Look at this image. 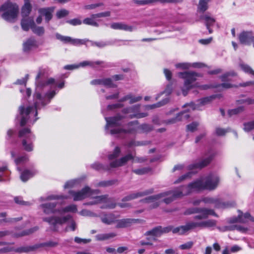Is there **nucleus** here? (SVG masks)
<instances>
[{
    "instance_id": "nucleus-1",
    "label": "nucleus",
    "mask_w": 254,
    "mask_h": 254,
    "mask_svg": "<svg viewBox=\"0 0 254 254\" xmlns=\"http://www.w3.org/2000/svg\"><path fill=\"white\" fill-rule=\"evenodd\" d=\"M48 68L40 67L35 78L36 92L34 95V107L28 106L25 108L20 106L19 108L20 125L24 126L27 123L34 124L38 119L34 118L38 114V111L41 109L49 104L51 100L55 96L56 93L54 90L47 92L44 96H42L40 91L49 84H55V79L50 78L46 79L48 75Z\"/></svg>"
},
{
    "instance_id": "nucleus-2",
    "label": "nucleus",
    "mask_w": 254,
    "mask_h": 254,
    "mask_svg": "<svg viewBox=\"0 0 254 254\" xmlns=\"http://www.w3.org/2000/svg\"><path fill=\"white\" fill-rule=\"evenodd\" d=\"M203 190V179L202 178L190 183L187 186H183L173 190H168L145 198L143 201L147 203H153L151 207H158L160 204V199L166 204H169L175 199L184 195H188L193 192Z\"/></svg>"
},
{
    "instance_id": "nucleus-3",
    "label": "nucleus",
    "mask_w": 254,
    "mask_h": 254,
    "mask_svg": "<svg viewBox=\"0 0 254 254\" xmlns=\"http://www.w3.org/2000/svg\"><path fill=\"white\" fill-rule=\"evenodd\" d=\"M127 116L117 115L112 117H105L106 121V125L105 127L106 133L116 135L120 137L122 134L125 133H138L137 121H132L128 123L127 125V128L125 129L121 127L122 126V120Z\"/></svg>"
},
{
    "instance_id": "nucleus-4",
    "label": "nucleus",
    "mask_w": 254,
    "mask_h": 254,
    "mask_svg": "<svg viewBox=\"0 0 254 254\" xmlns=\"http://www.w3.org/2000/svg\"><path fill=\"white\" fill-rule=\"evenodd\" d=\"M98 190H92L89 187H85L79 191L69 190V193L72 196L74 201H79L90 197L93 200L84 203L85 205H91L106 201L108 195H96L99 194Z\"/></svg>"
},
{
    "instance_id": "nucleus-5",
    "label": "nucleus",
    "mask_w": 254,
    "mask_h": 254,
    "mask_svg": "<svg viewBox=\"0 0 254 254\" xmlns=\"http://www.w3.org/2000/svg\"><path fill=\"white\" fill-rule=\"evenodd\" d=\"M43 221L49 223L50 226V229L53 231H58L59 226L68 222V226L66 228V230L70 229L72 231H74L76 229V223L72 219L70 215L66 216H57L54 215L49 217H43Z\"/></svg>"
},
{
    "instance_id": "nucleus-6",
    "label": "nucleus",
    "mask_w": 254,
    "mask_h": 254,
    "mask_svg": "<svg viewBox=\"0 0 254 254\" xmlns=\"http://www.w3.org/2000/svg\"><path fill=\"white\" fill-rule=\"evenodd\" d=\"M1 18L7 22L13 23L19 13V6L15 2L7 0L0 6Z\"/></svg>"
},
{
    "instance_id": "nucleus-7",
    "label": "nucleus",
    "mask_w": 254,
    "mask_h": 254,
    "mask_svg": "<svg viewBox=\"0 0 254 254\" xmlns=\"http://www.w3.org/2000/svg\"><path fill=\"white\" fill-rule=\"evenodd\" d=\"M178 76L185 80L182 91L183 95L185 96L188 94V91L192 88V83L196 80L197 77L201 75L194 71H186L178 73Z\"/></svg>"
},
{
    "instance_id": "nucleus-8",
    "label": "nucleus",
    "mask_w": 254,
    "mask_h": 254,
    "mask_svg": "<svg viewBox=\"0 0 254 254\" xmlns=\"http://www.w3.org/2000/svg\"><path fill=\"white\" fill-rule=\"evenodd\" d=\"M19 136L24 138L22 144L24 150L28 152L32 151L33 149L32 141L34 140L35 137L30 130L28 128L21 129L19 132Z\"/></svg>"
},
{
    "instance_id": "nucleus-9",
    "label": "nucleus",
    "mask_w": 254,
    "mask_h": 254,
    "mask_svg": "<svg viewBox=\"0 0 254 254\" xmlns=\"http://www.w3.org/2000/svg\"><path fill=\"white\" fill-rule=\"evenodd\" d=\"M196 213H198V214L195 215L193 217L195 220L206 219L209 215L217 216V214L213 209L206 208H191L187 210L185 212V214L187 215Z\"/></svg>"
},
{
    "instance_id": "nucleus-10",
    "label": "nucleus",
    "mask_w": 254,
    "mask_h": 254,
    "mask_svg": "<svg viewBox=\"0 0 254 254\" xmlns=\"http://www.w3.org/2000/svg\"><path fill=\"white\" fill-rule=\"evenodd\" d=\"M217 98H220L219 95H217V94L212 95L210 96H208V97H206L200 99L199 100L197 101L196 103H194L191 102L190 103L186 104L184 105H183V107L185 108L186 107H189L190 108V109H189L188 110V111H190V110H202L201 107L202 106H204L206 105H207V104L210 103L213 100H214Z\"/></svg>"
},
{
    "instance_id": "nucleus-11",
    "label": "nucleus",
    "mask_w": 254,
    "mask_h": 254,
    "mask_svg": "<svg viewBox=\"0 0 254 254\" xmlns=\"http://www.w3.org/2000/svg\"><path fill=\"white\" fill-rule=\"evenodd\" d=\"M56 37L57 39L62 41L64 44H71L74 46H78L81 45H86L87 46V42H89V40L87 39H73L69 36H64L61 35L59 33L56 34Z\"/></svg>"
},
{
    "instance_id": "nucleus-12",
    "label": "nucleus",
    "mask_w": 254,
    "mask_h": 254,
    "mask_svg": "<svg viewBox=\"0 0 254 254\" xmlns=\"http://www.w3.org/2000/svg\"><path fill=\"white\" fill-rule=\"evenodd\" d=\"M161 230L162 235L172 231L173 234L183 235L188 232V228L187 223H186L185 225H181L176 227H174L172 226H169L165 227L161 226Z\"/></svg>"
},
{
    "instance_id": "nucleus-13",
    "label": "nucleus",
    "mask_w": 254,
    "mask_h": 254,
    "mask_svg": "<svg viewBox=\"0 0 254 254\" xmlns=\"http://www.w3.org/2000/svg\"><path fill=\"white\" fill-rule=\"evenodd\" d=\"M139 105H134L132 107L124 109L123 113L125 114H129L128 117L132 118H142L148 116L146 113H139Z\"/></svg>"
},
{
    "instance_id": "nucleus-14",
    "label": "nucleus",
    "mask_w": 254,
    "mask_h": 254,
    "mask_svg": "<svg viewBox=\"0 0 254 254\" xmlns=\"http://www.w3.org/2000/svg\"><path fill=\"white\" fill-rule=\"evenodd\" d=\"M203 179V190H212L217 187L219 180L216 176L210 175Z\"/></svg>"
},
{
    "instance_id": "nucleus-15",
    "label": "nucleus",
    "mask_w": 254,
    "mask_h": 254,
    "mask_svg": "<svg viewBox=\"0 0 254 254\" xmlns=\"http://www.w3.org/2000/svg\"><path fill=\"white\" fill-rule=\"evenodd\" d=\"M58 245V243L54 241H48L45 243H41L39 245L33 246H29V247H20L17 249H16V252H25L27 253L30 251H33L35 250L36 249H37L40 247H55L57 246Z\"/></svg>"
},
{
    "instance_id": "nucleus-16",
    "label": "nucleus",
    "mask_w": 254,
    "mask_h": 254,
    "mask_svg": "<svg viewBox=\"0 0 254 254\" xmlns=\"http://www.w3.org/2000/svg\"><path fill=\"white\" fill-rule=\"evenodd\" d=\"M216 224V222L214 220H208L199 222L192 221L187 222L188 232L197 227L209 228L215 226Z\"/></svg>"
},
{
    "instance_id": "nucleus-17",
    "label": "nucleus",
    "mask_w": 254,
    "mask_h": 254,
    "mask_svg": "<svg viewBox=\"0 0 254 254\" xmlns=\"http://www.w3.org/2000/svg\"><path fill=\"white\" fill-rule=\"evenodd\" d=\"M154 192V189L151 188L144 191L130 193L122 199L123 201H130L137 198L151 194Z\"/></svg>"
},
{
    "instance_id": "nucleus-18",
    "label": "nucleus",
    "mask_w": 254,
    "mask_h": 254,
    "mask_svg": "<svg viewBox=\"0 0 254 254\" xmlns=\"http://www.w3.org/2000/svg\"><path fill=\"white\" fill-rule=\"evenodd\" d=\"M128 154L125 156L119 159H116L115 161L111 162L110 166L111 168H116L120 166L124 165L128 161L132 160L134 158V155L132 154L129 153L128 152Z\"/></svg>"
},
{
    "instance_id": "nucleus-19",
    "label": "nucleus",
    "mask_w": 254,
    "mask_h": 254,
    "mask_svg": "<svg viewBox=\"0 0 254 254\" xmlns=\"http://www.w3.org/2000/svg\"><path fill=\"white\" fill-rule=\"evenodd\" d=\"M57 204L56 202H46L41 204L40 207L46 214H55L58 212V209L56 208Z\"/></svg>"
},
{
    "instance_id": "nucleus-20",
    "label": "nucleus",
    "mask_w": 254,
    "mask_h": 254,
    "mask_svg": "<svg viewBox=\"0 0 254 254\" xmlns=\"http://www.w3.org/2000/svg\"><path fill=\"white\" fill-rule=\"evenodd\" d=\"M110 27L115 30H124L132 32L136 29L134 26L128 25L123 22H114L111 24Z\"/></svg>"
},
{
    "instance_id": "nucleus-21",
    "label": "nucleus",
    "mask_w": 254,
    "mask_h": 254,
    "mask_svg": "<svg viewBox=\"0 0 254 254\" xmlns=\"http://www.w3.org/2000/svg\"><path fill=\"white\" fill-rule=\"evenodd\" d=\"M38 47L37 42L33 37H30L23 43V50L24 52H29Z\"/></svg>"
},
{
    "instance_id": "nucleus-22",
    "label": "nucleus",
    "mask_w": 254,
    "mask_h": 254,
    "mask_svg": "<svg viewBox=\"0 0 254 254\" xmlns=\"http://www.w3.org/2000/svg\"><path fill=\"white\" fill-rule=\"evenodd\" d=\"M54 7L41 8L38 9V12L41 16L45 17V21L48 23L53 17V13L54 11Z\"/></svg>"
},
{
    "instance_id": "nucleus-23",
    "label": "nucleus",
    "mask_w": 254,
    "mask_h": 254,
    "mask_svg": "<svg viewBox=\"0 0 254 254\" xmlns=\"http://www.w3.org/2000/svg\"><path fill=\"white\" fill-rule=\"evenodd\" d=\"M254 37L252 32L244 31L239 36V41L241 43L249 45L251 44L252 39Z\"/></svg>"
},
{
    "instance_id": "nucleus-24",
    "label": "nucleus",
    "mask_w": 254,
    "mask_h": 254,
    "mask_svg": "<svg viewBox=\"0 0 254 254\" xmlns=\"http://www.w3.org/2000/svg\"><path fill=\"white\" fill-rule=\"evenodd\" d=\"M138 219L126 218L117 220L116 228H123L130 226L132 224L137 223Z\"/></svg>"
},
{
    "instance_id": "nucleus-25",
    "label": "nucleus",
    "mask_w": 254,
    "mask_h": 254,
    "mask_svg": "<svg viewBox=\"0 0 254 254\" xmlns=\"http://www.w3.org/2000/svg\"><path fill=\"white\" fill-rule=\"evenodd\" d=\"M190 115L187 112H182L179 113L175 118L166 121L167 124H175L178 122L184 121L188 120L190 118Z\"/></svg>"
},
{
    "instance_id": "nucleus-26",
    "label": "nucleus",
    "mask_w": 254,
    "mask_h": 254,
    "mask_svg": "<svg viewBox=\"0 0 254 254\" xmlns=\"http://www.w3.org/2000/svg\"><path fill=\"white\" fill-rule=\"evenodd\" d=\"M34 24L35 22L33 18L28 16L22 17L21 21L22 29L25 31H28L30 28L32 29V27H33Z\"/></svg>"
},
{
    "instance_id": "nucleus-27",
    "label": "nucleus",
    "mask_w": 254,
    "mask_h": 254,
    "mask_svg": "<svg viewBox=\"0 0 254 254\" xmlns=\"http://www.w3.org/2000/svg\"><path fill=\"white\" fill-rule=\"evenodd\" d=\"M201 18L204 20L205 25L207 29L208 30L209 33H211L212 32V30L210 28V26H212L215 22V19L212 17L209 14H205L201 17Z\"/></svg>"
},
{
    "instance_id": "nucleus-28",
    "label": "nucleus",
    "mask_w": 254,
    "mask_h": 254,
    "mask_svg": "<svg viewBox=\"0 0 254 254\" xmlns=\"http://www.w3.org/2000/svg\"><path fill=\"white\" fill-rule=\"evenodd\" d=\"M145 235L146 236H152L153 240L156 241V238L160 237L162 235L161 226H157L151 230L146 232Z\"/></svg>"
},
{
    "instance_id": "nucleus-29",
    "label": "nucleus",
    "mask_w": 254,
    "mask_h": 254,
    "mask_svg": "<svg viewBox=\"0 0 254 254\" xmlns=\"http://www.w3.org/2000/svg\"><path fill=\"white\" fill-rule=\"evenodd\" d=\"M118 40H115L112 41H100L94 42L92 41H89L90 45L91 46H96L99 48H102L109 45H112L116 43V42L119 41Z\"/></svg>"
},
{
    "instance_id": "nucleus-30",
    "label": "nucleus",
    "mask_w": 254,
    "mask_h": 254,
    "mask_svg": "<svg viewBox=\"0 0 254 254\" xmlns=\"http://www.w3.org/2000/svg\"><path fill=\"white\" fill-rule=\"evenodd\" d=\"M210 161L211 158L210 157L206 158L201 160L199 163H194L190 165L189 166V169L190 170H193L195 168L201 169L210 163Z\"/></svg>"
},
{
    "instance_id": "nucleus-31",
    "label": "nucleus",
    "mask_w": 254,
    "mask_h": 254,
    "mask_svg": "<svg viewBox=\"0 0 254 254\" xmlns=\"http://www.w3.org/2000/svg\"><path fill=\"white\" fill-rule=\"evenodd\" d=\"M248 220L254 221V218L249 213H246L244 214H239L238 218L235 219L233 222L246 223Z\"/></svg>"
},
{
    "instance_id": "nucleus-32",
    "label": "nucleus",
    "mask_w": 254,
    "mask_h": 254,
    "mask_svg": "<svg viewBox=\"0 0 254 254\" xmlns=\"http://www.w3.org/2000/svg\"><path fill=\"white\" fill-rule=\"evenodd\" d=\"M116 217L115 215L112 213L105 214L101 217V221L103 223L106 224H111L116 221Z\"/></svg>"
},
{
    "instance_id": "nucleus-33",
    "label": "nucleus",
    "mask_w": 254,
    "mask_h": 254,
    "mask_svg": "<svg viewBox=\"0 0 254 254\" xmlns=\"http://www.w3.org/2000/svg\"><path fill=\"white\" fill-rule=\"evenodd\" d=\"M77 207L75 204H71L64 208H60L58 209V212L60 214V216H63V214L65 212H73L75 213L77 211Z\"/></svg>"
},
{
    "instance_id": "nucleus-34",
    "label": "nucleus",
    "mask_w": 254,
    "mask_h": 254,
    "mask_svg": "<svg viewBox=\"0 0 254 254\" xmlns=\"http://www.w3.org/2000/svg\"><path fill=\"white\" fill-rule=\"evenodd\" d=\"M202 201L206 204H213L215 207H219L221 204V202L219 199L213 197H204L202 198Z\"/></svg>"
},
{
    "instance_id": "nucleus-35",
    "label": "nucleus",
    "mask_w": 254,
    "mask_h": 254,
    "mask_svg": "<svg viewBox=\"0 0 254 254\" xmlns=\"http://www.w3.org/2000/svg\"><path fill=\"white\" fill-rule=\"evenodd\" d=\"M141 98L142 97L141 96L134 97L131 95V94H128L121 99L120 101L124 102L129 100V103L130 104H132L133 103H135L140 101L141 99Z\"/></svg>"
},
{
    "instance_id": "nucleus-36",
    "label": "nucleus",
    "mask_w": 254,
    "mask_h": 254,
    "mask_svg": "<svg viewBox=\"0 0 254 254\" xmlns=\"http://www.w3.org/2000/svg\"><path fill=\"white\" fill-rule=\"evenodd\" d=\"M38 229V227L37 226L34 227L33 228H30L27 230H24L22 232H21L19 234H12L13 237H22L24 236L28 235L30 234H32L34 232L36 231Z\"/></svg>"
},
{
    "instance_id": "nucleus-37",
    "label": "nucleus",
    "mask_w": 254,
    "mask_h": 254,
    "mask_svg": "<svg viewBox=\"0 0 254 254\" xmlns=\"http://www.w3.org/2000/svg\"><path fill=\"white\" fill-rule=\"evenodd\" d=\"M32 10L31 4H24L21 8V15L22 17H27Z\"/></svg>"
},
{
    "instance_id": "nucleus-38",
    "label": "nucleus",
    "mask_w": 254,
    "mask_h": 254,
    "mask_svg": "<svg viewBox=\"0 0 254 254\" xmlns=\"http://www.w3.org/2000/svg\"><path fill=\"white\" fill-rule=\"evenodd\" d=\"M96 17L93 16L92 14L90 17L86 18L83 20V23L86 25H89L95 27H98L99 24L96 21Z\"/></svg>"
},
{
    "instance_id": "nucleus-39",
    "label": "nucleus",
    "mask_w": 254,
    "mask_h": 254,
    "mask_svg": "<svg viewBox=\"0 0 254 254\" xmlns=\"http://www.w3.org/2000/svg\"><path fill=\"white\" fill-rule=\"evenodd\" d=\"M153 127L149 124L138 125V133L147 132L152 130Z\"/></svg>"
},
{
    "instance_id": "nucleus-40",
    "label": "nucleus",
    "mask_w": 254,
    "mask_h": 254,
    "mask_svg": "<svg viewBox=\"0 0 254 254\" xmlns=\"http://www.w3.org/2000/svg\"><path fill=\"white\" fill-rule=\"evenodd\" d=\"M116 236V234L111 233L108 234H101L97 235L95 237L98 241H104L110 238H113Z\"/></svg>"
},
{
    "instance_id": "nucleus-41",
    "label": "nucleus",
    "mask_w": 254,
    "mask_h": 254,
    "mask_svg": "<svg viewBox=\"0 0 254 254\" xmlns=\"http://www.w3.org/2000/svg\"><path fill=\"white\" fill-rule=\"evenodd\" d=\"M169 102L168 98H165L162 100L161 101L157 103L156 104H154L150 105H147L146 106V109L147 110L153 109L154 108L160 107L166 104H167Z\"/></svg>"
},
{
    "instance_id": "nucleus-42",
    "label": "nucleus",
    "mask_w": 254,
    "mask_h": 254,
    "mask_svg": "<svg viewBox=\"0 0 254 254\" xmlns=\"http://www.w3.org/2000/svg\"><path fill=\"white\" fill-rule=\"evenodd\" d=\"M235 74L234 72H232L231 73L227 72L223 74V88H228L232 87V85L229 82H225L226 79L228 78V80L229 81L230 79L229 78L230 76H234Z\"/></svg>"
},
{
    "instance_id": "nucleus-43",
    "label": "nucleus",
    "mask_w": 254,
    "mask_h": 254,
    "mask_svg": "<svg viewBox=\"0 0 254 254\" xmlns=\"http://www.w3.org/2000/svg\"><path fill=\"white\" fill-rule=\"evenodd\" d=\"M33 175L34 172L25 170L21 173L20 178L23 182H26Z\"/></svg>"
},
{
    "instance_id": "nucleus-44",
    "label": "nucleus",
    "mask_w": 254,
    "mask_h": 254,
    "mask_svg": "<svg viewBox=\"0 0 254 254\" xmlns=\"http://www.w3.org/2000/svg\"><path fill=\"white\" fill-rule=\"evenodd\" d=\"M103 63V62L102 61H96V62H92V61H83L82 62H81L79 64H78V65H79V67H84L86 66H90L91 67H95V65H99Z\"/></svg>"
},
{
    "instance_id": "nucleus-45",
    "label": "nucleus",
    "mask_w": 254,
    "mask_h": 254,
    "mask_svg": "<svg viewBox=\"0 0 254 254\" xmlns=\"http://www.w3.org/2000/svg\"><path fill=\"white\" fill-rule=\"evenodd\" d=\"M211 0H199L198 5V9L199 11L203 12L208 8V3Z\"/></svg>"
},
{
    "instance_id": "nucleus-46",
    "label": "nucleus",
    "mask_w": 254,
    "mask_h": 254,
    "mask_svg": "<svg viewBox=\"0 0 254 254\" xmlns=\"http://www.w3.org/2000/svg\"><path fill=\"white\" fill-rule=\"evenodd\" d=\"M32 31L34 34L39 36H42L45 33V29L43 27L37 26L35 24L32 27Z\"/></svg>"
},
{
    "instance_id": "nucleus-47",
    "label": "nucleus",
    "mask_w": 254,
    "mask_h": 254,
    "mask_svg": "<svg viewBox=\"0 0 254 254\" xmlns=\"http://www.w3.org/2000/svg\"><path fill=\"white\" fill-rule=\"evenodd\" d=\"M102 85L108 88L116 87V85L114 84L112 79L110 78H102Z\"/></svg>"
},
{
    "instance_id": "nucleus-48",
    "label": "nucleus",
    "mask_w": 254,
    "mask_h": 254,
    "mask_svg": "<svg viewBox=\"0 0 254 254\" xmlns=\"http://www.w3.org/2000/svg\"><path fill=\"white\" fill-rule=\"evenodd\" d=\"M132 1L139 5H145L150 4L157 2L158 0H132Z\"/></svg>"
},
{
    "instance_id": "nucleus-49",
    "label": "nucleus",
    "mask_w": 254,
    "mask_h": 254,
    "mask_svg": "<svg viewBox=\"0 0 254 254\" xmlns=\"http://www.w3.org/2000/svg\"><path fill=\"white\" fill-rule=\"evenodd\" d=\"M194 174L193 172L190 171L186 174H184L180 177L176 181L174 182V184H178L181 183L184 180L190 179L192 175Z\"/></svg>"
},
{
    "instance_id": "nucleus-50",
    "label": "nucleus",
    "mask_w": 254,
    "mask_h": 254,
    "mask_svg": "<svg viewBox=\"0 0 254 254\" xmlns=\"http://www.w3.org/2000/svg\"><path fill=\"white\" fill-rule=\"evenodd\" d=\"M241 69L245 72L254 75V70L248 64H240Z\"/></svg>"
},
{
    "instance_id": "nucleus-51",
    "label": "nucleus",
    "mask_w": 254,
    "mask_h": 254,
    "mask_svg": "<svg viewBox=\"0 0 254 254\" xmlns=\"http://www.w3.org/2000/svg\"><path fill=\"white\" fill-rule=\"evenodd\" d=\"M121 149L120 147L117 146L115 147L113 153L109 155L108 158L109 160H113L117 158L120 154Z\"/></svg>"
},
{
    "instance_id": "nucleus-52",
    "label": "nucleus",
    "mask_w": 254,
    "mask_h": 254,
    "mask_svg": "<svg viewBox=\"0 0 254 254\" xmlns=\"http://www.w3.org/2000/svg\"><path fill=\"white\" fill-rule=\"evenodd\" d=\"M28 160V158L26 155H25L22 156H20L18 157L17 159H15V163L17 166L23 164V163L26 162Z\"/></svg>"
},
{
    "instance_id": "nucleus-53",
    "label": "nucleus",
    "mask_w": 254,
    "mask_h": 254,
    "mask_svg": "<svg viewBox=\"0 0 254 254\" xmlns=\"http://www.w3.org/2000/svg\"><path fill=\"white\" fill-rule=\"evenodd\" d=\"M145 144H146V143H145L144 142L136 141L134 140H130V141H129L128 143H127L126 145L128 147H131L133 146H138L144 145Z\"/></svg>"
},
{
    "instance_id": "nucleus-54",
    "label": "nucleus",
    "mask_w": 254,
    "mask_h": 254,
    "mask_svg": "<svg viewBox=\"0 0 254 254\" xmlns=\"http://www.w3.org/2000/svg\"><path fill=\"white\" fill-rule=\"evenodd\" d=\"M68 197L64 195H51L48 196L44 199L45 200H57L59 199H67Z\"/></svg>"
},
{
    "instance_id": "nucleus-55",
    "label": "nucleus",
    "mask_w": 254,
    "mask_h": 254,
    "mask_svg": "<svg viewBox=\"0 0 254 254\" xmlns=\"http://www.w3.org/2000/svg\"><path fill=\"white\" fill-rule=\"evenodd\" d=\"M175 66L177 68L187 69L191 67V64L189 63H178L175 64Z\"/></svg>"
},
{
    "instance_id": "nucleus-56",
    "label": "nucleus",
    "mask_w": 254,
    "mask_h": 254,
    "mask_svg": "<svg viewBox=\"0 0 254 254\" xmlns=\"http://www.w3.org/2000/svg\"><path fill=\"white\" fill-rule=\"evenodd\" d=\"M14 201L17 204L23 205H30L32 203V202L29 201H25L23 200L21 197H15L14 198Z\"/></svg>"
},
{
    "instance_id": "nucleus-57",
    "label": "nucleus",
    "mask_w": 254,
    "mask_h": 254,
    "mask_svg": "<svg viewBox=\"0 0 254 254\" xmlns=\"http://www.w3.org/2000/svg\"><path fill=\"white\" fill-rule=\"evenodd\" d=\"M150 171L149 168H143L141 169H135L133 172L137 175H143L149 172Z\"/></svg>"
},
{
    "instance_id": "nucleus-58",
    "label": "nucleus",
    "mask_w": 254,
    "mask_h": 254,
    "mask_svg": "<svg viewBox=\"0 0 254 254\" xmlns=\"http://www.w3.org/2000/svg\"><path fill=\"white\" fill-rule=\"evenodd\" d=\"M69 13V12L64 9H61L60 10H58L56 13V16L57 17L60 19L63 17H64L67 15Z\"/></svg>"
},
{
    "instance_id": "nucleus-59",
    "label": "nucleus",
    "mask_w": 254,
    "mask_h": 254,
    "mask_svg": "<svg viewBox=\"0 0 254 254\" xmlns=\"http://www.w3.org/2000/svg\"><path fill=\"white\" fill-rule=\"evenodd\" d=\"M244 129L246 131H250L254 129V121L245 124Z\"/></svg>"
},
{
    "instance_id": "nucleus-60",
    "label": "nucleus",
    "mask_w": 254,
    "mask_h": 254,
    "mask_svg": "<svg viewBox=\"0 0 254 254\" xmlns=\"http://www.w3.org/2000/svg\"><path fill=\"white\" fill-rule=\"evenodd\" d=\"M198 126V124L196 122H193L187 126V131H190L191 132L194 131Z\"/></svg>"
},
{
    "instance_id": "nucleus-61",
    "label": "nucleus",
    "mask_w": 254,
    "mask_h": 254,
    "mask_svg": "<svg viewBox=\"0 0 254 254\" xmlns=\"http://www.w3.org/2000/svg\"><path fill=\"white\" fill-rule=\"evenodd\" d=\"M102 5H103V3L102 2L93 3L85 5L84 8L85 9H93Z\"/></svg>"
},
{
    "instance_id": "nucleus-62",
    "label": "nucleus",
    "mask_w": 254,
    "mask_h": 254,
    "mask_svg": "<svg viewBox=\"0 0 254 254\" xmlns=\"http://www.w3.org/2000/svg\"><path fill=\"white\" fill-rule=\"evenodd\" d=\"M243 111V108L242 107H239L237 108L229 110L228 114L230 116L237 114Z\"/></svg>"
},
{
    "instance_id": "nucleus-63",
    "label": "nucleus",
    "mask_w": 254,
    "mask_h": 254,
    "mask_svg": "<svg viewBox=\"0 0 254 254\" xmlns=\"http://www.w3.org/2000/svg\"><path fill=\"white\" fill-rule=\"evenodd\" d=\"M79 214L81 215L84 216H96V214H95L94 213H93L89 210H86V209L82 210V211H81L79 212Z\"/></svg>"
},
{
    "instance_id": "nucleus-64",
    "label": "nucleus",
    "mask_w": 254,
    "mask_h": 254,
    "mask_svg": "<svg viewBox=\"0 0 254 254\" xmlns=\"http://www.w3.org/2000/svg\"><path fill=\"white\" fill-rule=\"evenodd\" d=\"M193 244V242L190 241L180 245L179 248L182 250L190 249L192 247Z\"/></svg>"
}]
</instances>
